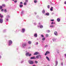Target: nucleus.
<instances>
[{
	"mask_svg": "<svg viewBox=\"0 0 66 66\" xmlns=\"http://www.w3.org/2000/svg\"><path fill=\"white\" fill-rule=\"evenodd\" d=\"M41 37H44V35H41Z\"/></svg>",
	"mask_w": 66,
	"mask_h": 66,
	"instance_id": "obj_41",
	"label": "nucleus"
},
{
	"mask_svg": "<svg viewBox=\"0 0 66 66\" xmlns=\"http://www.w3.org/2000/svg\"><path fill=\"white\" fill-rule=\"evenodd\" d=\"M54 27V26L53 25H51L50 26V27H51V28H53Z\"/></svg>",
	"mask_w": 66,
	"mask_h": 66,
	"instance_id": "obj_31",
	"label": "nucleus"
},
{
	"mask_svg": "<svg viewBox=\"0 0 66 66\" xmlns=\"http://www.w3.org/2000/svg\"><path fill=\"white\" fill-rule=\"evenodd\" d=\"M23 12H24V11L22 10L21 13L22 15H23Z\"/></svg>",
	"mask_w": 66,
	"mask_h": 66,
	"instance_id": "obj_21",
	"label": "nucleus"
},
{
	"mask_svg": "<svg viewBox=\"0 0 66 66\" xmlns=\"http://www.w3.org/2000/svg\"><path fill=\"white\" fill-rule=\"evenodd\" d=\"M34 36L35 37H37V33L34 34Z\"/></svg>",
	"mask_w": 66,
	"mask_h": 66,
	"instance_id": "obj_10",
	"label": "nucleus"
},
{
	"mask_svg": "<svg viewBox=\"0 0 66 66\" xmlns=\"http://www.w3.org/2000/svg\"><path fill=\"white\" fill-rule=\"evenodd\" d=\"M53 23H54L53 22H52V23H51V24L52 25L53 24Z\"/></svg>",
	"mask_w": 66,
	"mask_h": 66,
	"instance_id": "obj_44",
	"label": "nucleus"
},
{
	"mask_svg": "<svg viewBox=\"0 0 66 66\" xmlns=\"http://www.w3.org/2000/svg\"><path fill=\"white\" fill-rule=\"evenodd\" d=\"M57 53H59V52H57Z\"/></svg>",
	"mask_w": 66,
	"mask_h": 66,
	"instance_id": "obj_58",
	"label": "nucleus"
},
{
	"mask_svg": "<svg viewBox=\"0 0 66 66\" xmlns=\"http://www.w3.org/2000/svg\"><path fill=\"white\" fill-rule=\"evenodd\" d=\"M7 0H5V1H7Z\"/></svg>",
	"mask_w": 66,
	"mask_h": 66,
	"instance_id": "obj_56",
	"label": "nucleus"
},
{
	"mask_svg": "<svg viewBox=\"0 0 66 66\" xmlns=\"http://www.w3.org/2000/svg\"><path fill=\"white\" fill-rule=\"evenodd\" d=\"M50 53V52L48 51H47L46 52V53L45 54V55H47V54H49Z\"/></svg>",
	"mask_w": 66,
	"mask_h": 66,
	"instance_id": "obj_6",
	"label": "nucleus"
},
{
	"mask_svg": "<svg viewBox=\"0 0 66 66\" xmlns=\"http://www.w3.org/2000/svg\"><path fill=\"white\" fill-rule=\"evenodd\" d=\"M34 25H36V23H34Z\"/></svg>",
	"mask_w": 66,
	"mask_h": 66,
	"instance_id": "obj_51",
	"label": "nucleus"
},
{
	"mask_svg": "<svg viewBox=\"0 0 66 66\" xmlns=\"http://www.w3.org/2000/svg\"><path fill=\"white\" fill-rule=\"evenodd\" d=\"M45 38L44 37L42 39V40H45Z\"/></svg>",
	"mask_w": 66,
	"mask_h": 66,
	"instance_id": "obj_24",
	"label": "nucleus"
},
{
	"mask_svg": "<svg viewBox=\"0 0 66 66\" xmlns=\"http://www.w3.org/2000/svg\"><path fill=\"white\" fill-rule=\"evenodd\" d=\"M39 53L38 52H36L34 54V55H37Z\"/></svg>",
	"mask_w": 66,
	"mask_h": 66,
	"instance_id": "obj_14",
	"label": "nucleus"
},
{
	"mask_svg": "<svg viewBox=\"0 0 66 66\" xmlns=\"http://www.w3.org/2000/svg\"><path fill=\"white\" fill-rule=\"evenodd\" d=\"M46 32L48 33H49V32H50V30H48L46 31Z\"/></svg>",
	"mask_w": 66,
	"mask_h": 66,
	"instance_id": "obj_33",
	"label": "nucleus"
},
{
	"mask_svg": "<svg viewBox=\"0 0 66 66\" xmlns=\"http://www.w3.org/2000/svg\"><path fill=\"white\" fill-rule=\"evenodd\" d=\"M12 1H14V0H12Z\"/></svg>",
	"mask_w": 66,
	"mask_h": 66,
	"instance_id": "obj_61",
	"label": "nucleus"
},
{
	"mask_svg": "<svg viewBox=\"0 0 66 66\" xmlns=\"http://www.w3.org/2000/svg\"><path fill=\"white\" fill-rule=\"evenodd\" d=\"M26 46H27V43H23L22 44V48H26Z\"/></svg>",
	"mask_w": 66,
	"mask_h": 66,
	"instance_id": "obj_2",
	"label": "nucleus"
},
{
	"mask_svg": "<svg viewBox=\"0 0 66 66\" xmlns=\"http://www.w3.org/2000/svg\"><path fill=\"white\" fill-rule=\"evenodd\" d=\"M34 14H35V15H36V14H37V13H36V12H34Z\"/></svg>",
	"mask_w": 66,
	"mask_h": 66,
	"instance_id": "obj_52",
	"label": "nucleus"
},
{
	"mask_svg": "<svg viewBox=\"0 0 66 66\" xmlns=\"http://www.w3.org/2000/svg\"><path fill=\"white\" fill-rule=\"evenodd\" d=\"M4 12H5V13H6V12H7L6 10V9H5L4 10Z\"/></svg>",
	"mask_w": 66,
	"mask_h": 66,
	"instance_id": "obj_36",
	"label": "nucleus"
},
{
	"mask_svg": "<svg viewBox=\"0 0 66 66\" xmlns=\"http://www.w3.org/2000/svg\"><path fill=\"white\" fill-rule=\"evenodd\" d=\"M50 8V5H48L47 6V8L48 9H49Z\"/></svg>",
	"mask_w": 66,
	"mask_h": 66,
	"instance_id": "obj_35",
	"label": "nucleus"
},
{
	"mask_svg": "<svg viewBox=\"0 0 66 66\" xmlns=\"http://www.w3.org/2000/svg\"><path fill=\"white\" fill-rule=\"evenodd\" d=\"M28 44H29V45H31V43H32V42H31V41H29L28 42Z\"/></svg>",
	"mask_w": 66,
	"mask_h": 66,
	"instance_id": "obj_15",
	"label": "nucleus"
},
{
	"mask_svg": "<svg viewBox=\"0 0 66 66\" xmlns=\"http://www.w3.org/2000/svg\"><path fill=\"white\" fill-rule=\"evenodd\" d=\"M2 6H3L4 7H5V4H3L2 5Z\"/></svg>",
	"mask_w": 66,
	"mask_h": 66,
	"instance_id": "obj_37",
	"label": "nucleus"
},
{
	"mask_svg": "<svg viewBox=\"0 0 66 66\" xmlns=\"http://www.w3.org/2000/svg\"><path fill=\"white\" fill-rule=\"evenodd\" d=\"M53 14H54V13H52V15H53Z\"/></svg>",
	"mask_w": 66,
	"mask_h": 66,
	"instance_id": "obj_55",
	"label": "nucleus"
},
{
	"mask_svg": "<svg viewBox=\"0 0 66 66\" xmlns=\"http://www.w3.org/2000/svg\"><path fill=\"white\" fill-rule=\"evenodd\" d=\"M1 57H1V56L0 55V59H1Z\"/></svg>",
	"mask_w": 66,
	"mask_h": 66,
	"instance_id": "obj_54",
	"label": "nucleus"
},
{
	"mask_svg": "<svg viewBox=\"0 0 66 66\" xmlns=\"http://www.w3.org/2000/svg\"><path fill=\"white\" fill-rule=\"evenodd\" d=\"M29 53H26V56H29Z\"/></svg>",
	"mask_w": 66,
	"mask_h": 66,
	"instance_id": "obj_20",
	"label": "nucleus"
},
{
	"mask_svg": "<svg viewBox=\"0 0 66 66\" xmlns=\"http://www.w3.org/2000/svg\"><path fill=\"white\" fill-rule=\"evenodd\" d=\"M34 2L35 3H36L37 2V1L36 0L34 1Z\"/></svg>",
	"mask_w": 66,
	"mask_h": 66,
	"instance_id": "obj_34",
	"label": "nucleus"
},
{
	"mask_svg": "<svg viewBox=\"0 0 66 66\" xmlns=\"http://www.w3.org/2000/svg\"><path fill=\"white\" fill-rule=\"evenodd\" d=\"M21 32L22 33H24V32H25V29L24 28H22Z\"/></svg>",
	"mask_w": 66,
	"mask_h": 66,
	"instance_id": "obj_7",
	"label": "nucleus"
},
{
	"mask_svg": "<svg viewBox=\"0 0 66 66\" xmlns=\"http://www.w3.org/2000/svg\"><path fill=\"white\" fill-rule=\"evenodd\" d=\"M46 59H47V60L48 61H50V59H49V57H48V56H46Z\"/></svg>",
	"mask_w": 66,
	"mask_h": 66,
	"instance_id": "obj_12",
	"label": "nucleus"
},
{
	"mask_svg": "<svg viewBox=\"0 0 66 66\" xmlns=\"http://www.w3.org/2000/svg\"><path fill=\"white\" fill-rule=\"evenodd\" d=\"M36 58L37 59H39V55H37L36 56Z\"/></svg>",
	"mask_w": 66,
	"mask_h": 66,
	"instance_id": "obj_23",
	"label": "nucleus"
},
{
	"mask_svg": "<svg viewBox=\"0 0 66 66\" xmlns=\"http://www.w3.org/2000/svg\"><path fill=\"white\" fill-rule=\"evenodd\" d=\"M64 3L65 4H66V1L64 2Z\"/></svg>",
	"mask_w": 66,
	"mask_h": 66,
	"instance_id": "obj_53",
	"label": "nucleus"
},
{
	"mask_svg": "<svg viewBox=\"0 0 66 66\" xmlns=\"http://www.w3.org/2000/svg\"><path fill=\"white\" fill-rule=\"evenodd\" d=\"M25 2L26 3L28 2V0H25Z\"/></svg>",
	"mask_w": 66,
	"mask_h": 66,
	"instance_id": "obj_29",
	"label": "nucleus"
},
{
	"mask_svg": "<svg viewBox=\"0 0 66 66\" xmlns=\"http://www.w3.org/2000/svg\"><path fill=\"white\" fill-rule=\"evenodd\" d=\"M24 5H27V3L25 2L24 3Z\"/></svg>",
	"mask_w": 66,
	"mask_h": 66,
	"instance_id": "obj_26",
	"label": "nucleus"
},
{
	"mask_svg": "<svg viewBox=\"0 0 66 66\" xmlns=\"http://www.w3.org/2000/svg\"><path fill=\"white\" fill-rule=\"evenodd\" d=\"M42 13L43 14H44L45 13V10H43Z\"/></svg>",
	"mask_w": 66,
	"mask_h": 66,
	"instance_id": "obj_17",
	"label": "nucleus"
},
{
	"mask_svg": "<svg viewBox=\"0 0 66 66\" xmlns=\"http://www.w3.org/2000/svg\"><path fill=\"white\" fill-rule=\"evenodd\" d=\"M3 19H0V23H3Z\"/></svg>",
	"mask_w": 66,
	"mask_h": 66,
	"instance_id": "obj_9",
	"label": "nucleus"
},
{
	"mask_svg": "<svg viewBox=\"0 0 66 66\" xmlns=\"http://www.w3.org/2000/svg\"><path fill=\"white\" fill-rule=\"evenodd\" d=\"M33 66H36L35 65H33Z\"/></svg>",
	"mask_w": 66,
	"mask_h": 66,
	"instance_id": "obj_57",
	"label": "nucleus"
},
{
	"mask_svg": "<svg viewBox=\"0 0 66 66\" xmlns=\"http://www.w3.org/2000/svg\"><path fill=\"white\" fill-rule=\"evenodd\" d=\"M28 63L30 64H33V63H34V62H33V61H31L30 60L28 61Z\"/></svg>",
	"mask_w": 66,
	"mask_h": 66,
	"instance_id": "obj_5",
	"label": "nucleus"
},
{
	"mask_svg": "<svg viewBox=\"0 0 66 66\" xmlns=\"http://www.w3.org/2000/svg\"><path fill=\"white\" fill-rule=\"evenodd\" d=\"M45 15H46V16H49V13H47L45 14Z\"/></svg>",
	"mask_w": 66,
	"mask_h": 66,
	"instance_id": "obj_18",
	"label": "nucleus"
},
{
	"mask_svg": "<svg viewBox=\"0 0 66 66\" xmlns=\"http://www.w3.org/2000/svg\"><path fill=\"white\" fill-rule=\"evenodd\" d=\"M48 34H46V37H48Z\"/></svg>",
	"mask_w": 66,
	"mask_h": 66,
	"instance_id": "obj_38",
	"label": "nucleus"
},
{
	"mask_svg": "<svg viewBox=\"0 0 66 66\" xmlns=\"http://www.w3.org/2000/svg\"><path fill=\"white\" fill-rule=\"evenodd\" d=\"M60 20H61L59 18H57V21L58 22H60Z\"/></svg>",
	"mask_w": 66,
	"mask_h": 66,
	"instance_id": "obj_16",
	"label": "nucleus"
},
{
	"mask_svg": "<svg viewBox=\"0 0 66 66\" xmlns=\"http://www.w3.org/2000/svg\"><path fill=\"white\" fill-rule=\"evenodd\" d=\"M53 7H51V8L50 9V10L51 11H53Z\"/></svg>",
	"mask_w": 66,
	"mask_h": 66,
	"instance_id": "obj_22",
	"label": "nucleus"
},
{
	"mask_svg": "<svg viewBox=\"0 0 66 66\" xmlns=\"http://www.w3.org/2000/svg\"><path fill=\"white\" fill-rule=\"evenodd\" d=\"M36 59V58L35 57V56H34L30 57V59Z\"/></svg>",
	"mask_w": 66,
	"mask_h": 66,
	"instance_id": "obj_13",
	"label": "nucleus"
},
{
	"mask_svg": "<svg viewBox=\"0 0 66 66\" xmlns=\"http://www.w3.org/2000/svg\"><path fill=\"white\" fill-rule=\"evenodd\" d=\"M9 44L8 46H11L13 44V42L11 40H9L8 41Z\"/></svg>",
	"mask_w": 66,
	"mask_h": 66,
	"instance_id": "obj_1",
	"label": "nucleus"
},
{
	"mask_svg": "<svg viewBox=\"0 0 66 66\" xmlns=\"http://www.w3.org/2000/svg\"><path fill=\"white\" fill-rule=\"evenodd\" d=\"M31 55H32V54H31L29 53V55H28V56H31Z\"/></svg>",
	"mask_w": 66,
	"mask_h": 66,
	"instance_id": "obj_32",
	"label": "nucleus"
},
{
	"mask_svg": "<svg viewBox=\"0 0 66 66\" xmlns=\"http://www.w3.org/2000/svg\"><path fill=\"white\" fill-rule=\"evenodd\" d=\"M4 11V10H3V9H2L1 10V11H2V12H3V11Z\"/></svg>",
	"mask_w": 66,
	"mask_h": 66,
	"instance_id": "obj_48",
	"label": "nucleus"
},
{
	"mask_svg": "<svg viewBox=\"0 0 66 66\" xmlns=\"http://www.w3.org/2000/svg\"><path fill=\"white\" fill-rule=\"evenodd\" d=\"M54 34L55 35H56V36H57L58 34H57V31H55L54 32Z\"/></svg>",
	"mask_w": 66,
	"mask_h": 66,
	"instance_id": "obj_8",
	"label": "nucleus"
},
{
	"mask_svg": "<svg viewBox=\"0 0 66 66\" xmlns=\"http://www.w3.org/2000/svg\"><path fill=\"white\" fill-rule=\"evenodd\" d=\"M23 62H24V60H23L21 61V63H22Z\"/></svg>",
	"mask_w": 66,
	"mask_h": 66,
	"instance_id": "obj_39",
	"label": "nucleus"
},
{
	"mask_svg": "<svg viewBox=\"0 0 66 66\" xmlns=\"http://www.w3.org/2000/svg\"><path fill=\"white\" fill-rule=\"evenodd\" d=\"M2 9V6H0V9L1 10Z\"/></svg>",
	"mask_w": 66,
	"mask_h": 66,
	"instance_id": "obj_30",
	"label": "nucleus"
},
{
	"mask_svg": "<svg viewBox=\"0 0 66 66\" xmlns=\"http://www.w3.org/2000/svg\"><path fill=\"white\" fill-rule=\"evenodd\" d=\"M35 63H38V61H35Z\"/></svg>",
	"mask_w": 66,
	"mask_h": 66,
	"instance_id": "obj_42",
	"label": "nucleus"
},
{
	"mask_svg": "<svg viewBox=\"0 0 66 66\" xmlns=\"http://www.w3.org/2000/svg\"><path fill=\"white\" fill-rule=\"evenodd\" d=\"M5 31H6V30H3V32H5Z\"/></svg>",
	"mask_w": 66,
	"mask_h": 66,
	"instance_id": "obj_46",
	"label": "nucleus"
},
{
	"mask_svg": "<svg viewBox=\"0 0 66 66\" xmlns=\"http://www.w3.org/2000/svg\"><path fill=\"white\" fill-rule=\"evenodd\" d=\"M61 65H62V66H63V63L62 62L61 63Z\"/></svg>",
	"mask_w": 66,
	"mask_h": 66,
	"instance_id": "obj_45",
	"label": "nucleus"
},
{
	"mask_svg": "<svg viewBox=\"0 0 66 66\" xmlns=\"http://www.w3.org/2000/svg\"><path fill=\"white\" fill-rule=\"evenodd\" d=\"M54 24H55V22L54 23Z\"/></svg>",
	"mask_w": 66,
	"mask_h": 66,
	"instance_id": "obj_60",
	"label": "nucleus"
},
{
	"mask_svg": "<svg viewBox=\"0 0 66 66\" xmlns=\"http://www.w3.org/2000/svg\"><path fill=\"white\" fill-rule=\"evenodd\" d=\"M19 7H20V8H21V7H23V5L20 4V5Z\"/></svg>",
	"mask_w": 66,
	"mask_h": 66,
	"instance_id": "obj_19",
	"label": "nucleus"
},
{
	"mask_svg": "<svg viewBox=\"0 0 66 66\" xmlns=\"http://www.w3.org/2000/svg\"><path fill=\"white\" fill-rule=\"evenodd\" d=\"M53 42H54L56 40V39L55 38H53Z\"/></svg>",
	"mask_w": 66,
	"mask_h": 66,
	"instance_id": "obj_25",
	"label": "nucleus"
},
{
	"mask_svg": "<svg viewBox=\"0 0 66 66\" xmlns=\"http://www.w3.org/2000/svg\"><path fill=\"white\" fill-rule=\"evenodd\" d=\"M0 17H1V18H2V17H3V15H1V16H0Z\"/></svg>",
	"mask_w": 66,
	"mask_h": 66,
	"instance_id": "obj_47",
	"label": "nucleus"
},
{
	"mask_svg": "<svg viewBox=\"0 0 66 66\" xmlns=\"http://www.w3.org/2000/svg\"><path fill=\"white\" fill-rule=\"evenodd\" d=\"M56 65L55 66H57V64H58V61H56L55 62Z\"/></svg>",
	"mask_w": 66,
	"mask_h": 66,
	"instance_id": "obj_11",
	"label": "nucleus"
},
{
	"mask_svg": "<svg viewBox=\"0 0 66 66\" xmlns=\"http://www.w3.org/2000/svg\"><path fill=\"white\" fill-rule=\"evenodd\" d=\"M39 57L40 59H41V58H42V57L41 56V55H39Z\"/></svg>",
	"mask_w": 66,
	"mask_h": 66,
	"instance_id": "obj_28",
	"label": "nucleus"
},
{
	"mask_svg": "<svg viewBox=\"0 0 66 66\" xmlns=\"http://www.w3.org/2000/svg\"><path fill=\"white\" fill-rule=\"evenodd\" d=\"M51 21H54V20L53 19L51 20Z\"/></svg>",
	"mask_w": 66,
	"mask_h": 66,
	"instance_id": "obj_49",
	"label": "nucleus"
},
{
	"mask_svg": "<svg viewBox=\"0 0 66 66\" xmlns=\"http://www.w3.org/2000/svg\"><path fill=\"white\" fill-rule=\"evenodd\" d=\"M20 4H23V3L22 2H20Z\"/></svg>",
	"mask_w": 66,
	"mask_h": 66,
	"instance_id": "obj_40",
	"label": "nucleus"
},
{
	"mask_svg": "<svg viewBox=\"0 0 66 66\" xmlns=\"http://www.w3.org/2000/svg\"><path fill=\"white\" fill-rule=\"evenodd\" d=\"M39 40V39H37V40Z\"/></svg>",
	"mask_w": 66,
	"mask_h": 66,
	"instance_id": "obj_59",
	"label": "nucleus"
},
{
	"mask_svg": "<svg viewBox=\"0 0 66 66\" xmlns=\"http://www.w3.org/2000/svg\"><path fill=\"white\" fill-rule=\"evenodd\" d=\"M39 24L40 26H38V27H40V28H43V26L41 25V24H40V23H39Z\"/></svg>",
	"mask_w": 66,
	"mask_h": 66,
	"instance_id": "obj_4",
	"label": "nucleus"
},
{
	"mask_svg": "<svg viewBox=\"0 0 66 66\" xmlns=\"http://www.w3.org/2000/svg\"><path fill=\"white\" fill-rule=\"evenodd\" d=\"M48 45H46L44 47H45V48H47V47H48Z\"/></svg>",
	"mask_w": 66,
	"mask_h": 66,
	"instance_id": "obj_27",
	"label": "nucleus"
},
{
	"mask_svg": "<svg viewBox=\"0 0 66 66\" xmlns=\"http://www.w3.org/2000/svg\"><path fill=\"white\" fill-rule=\"evenodd\" d=\"M38 43L37 42H36V45H38Z\"/></svg>",
	"mask_w": 66,
	"mask_h": 66,
	"instance_id": "obj_50",
	"label": "nucleus"
},
{
	"mask_svg": "<svg viewBox=\"0 0 66 66\" xmlns=\"http://www.w3.org/2000/svg\"><path fill=\"white\" fill-rule=\"evenodd\" d=\"M15 3H16L17 2V1H14Z\"/></svg>",
	"mask_w": 66,
	"mask_h": 66,
	"instance_id": "obj_43",
	"label": "nucleus"
},
{
	"mask_svg": "<svg viewBox=\"0 0 66 66\" xmlns=\"http://www.w3.org/2000/svg\"><path fill=\"white\" fill-rule=\"evenodd\" d=\"M9 18H10V15H7L6 18V20L7 21H9Z\"/></svg>",
	"mask_w": 66,
	"mask_h": 66,
	"instance_id": "obj_3",
	"label": "nucleus"
}]
</instances>
